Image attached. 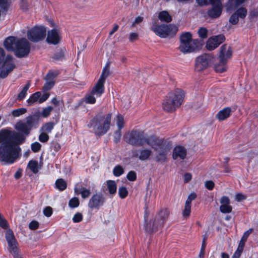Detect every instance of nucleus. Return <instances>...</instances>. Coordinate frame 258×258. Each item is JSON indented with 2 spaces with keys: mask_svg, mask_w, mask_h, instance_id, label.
I'll return each mask as SVG.
<instances>
[{
  "mask_svg": "<svg viewBox=\"0 0 258 258\" xmlns=\"http://www.w3.org/2000/svg\"><path fill=\"white\" fill-rule=\"evenodd\" d=\"M55 76V75L52 72L48 73L46 77V82L43 87V91H47L53 87L54 84L53 78Z\"/></svg>",
  "mask_w": 258,
  "mask_h": 258,
  "instance_id": "obj_23",
  "label": "nucleus"
},
{
  "mask_svg": "<svg viewBox=\"0 0 258 258\" xmlns=\"http://www.w3.org/2000/svg\"><path fill=\"white\" fill-rule=\"evenodd\" d=\"M169 214V213L167 209H162L159 212L158 215L156 217H158L159 220H162V221H163V223H164L165 219L168 218Z\"/></svg>",
  "mask_w": 258,
  "mask_h": 258,
  "instance_id": "obj_34",
  "label": "nucleus"
},
{
  "mask_svg": "<svg viewBox=\"0 0 258 258\" xmlns=\"http://www.w3.org/2000/svg\"><path fill=\"white\" fill-rule=\"evenodd\" d=\"M225 40L223 35H219L213 36L208 40L206 42V47L209 50H212L217 48Z\"/></svg>",
  "mask_w": 258,
  "mask_h": 258,
  "instance_id": "obj_14",
  "label": "nucleus"
},
{
  "mask_svg": "<svg viewBox=\"0 0 258 258\" xmlns=\"http://www.w3.org/2000/svg\"><path fill=\"white\" fill-rule=\"evenodd\" d=\"M83 218V214L80 212H77L74 215L72 220L74 223H79L82 221Z\"/></svg>",
  "mask_w": 258,
  "mask_h": 258,
  "instance_id": "obj_46",
  "label": "nucleus"
},
{
  "mask_svg": "<svg viewBox=\"0 0 258 258\" xmlns=\"http://www.w3.org/2000/svg\"><path fill=\"white\" fill-rule=\"evenodd\" d=\"M30 49V45L29 42L25 38H22L17 40L14 52L17 56L22 57L29 54Z\"/></svg>",
  "mask_w": 258,
  "mask_h": 258,
  "instance_id": "obj_8",
  "label": "nucleus"
},
{
  "mask_svg": "<svg viewBox=\"0 0 258 258\" xmlns=\"http://www.w3.org/2000/svg\"><path fill=\"white\" fill-rule=\"evenodd\" d=\"M232 52L231 48L227 45H223L220 48L219 59L223 63H227V61L232 56Z\"/></svg>",
  "mask_w": 258,
  "mask_h": 258,
  "instance_id": "obj_17",
  "label": "nucleus"
},
{
  "mask_svg": "<svg viewBox=\"0 0 258 258\" xmlns=\"http://www.w3.org/2000/svg\"><path fill=\"white\" fill-rule=\"evenodd\" d=\"M49 139V136H48L47 134L42 132V133L40 134L39 137V140L41 142L45 143Z\"/></svg>",
  "mask_w": 258,
  "mask_h": 258,
  "instance_id": "obj_51",
  "label": "nucleus"
},
{
  "mask_svg": "<svg viewBox=\"0 0 258 258\" xmlns=\"http://www.w3.org/2000/svg\"><path fill=\"white\" fill-rule=\"evenodd\" d=\"M17 39L14 37H9L7 38L4 42V46L8 51H14L16 48V44L17 43Z\"/></svg>",
  "mask_w": 258,
  "mask_h": 258,
  "instance_id": "obj_24",
  "label": "nucleus"
},
{
  "mask_svg": "<svg viewBox=\"0 0 258 258\" xmlns=\"http://www.w3.org/2000/svg\"><path fill=\"white\" fill-rule=\"evenodd\" d=\"M30 86V84L29 82H28L27 84H26L23 88L22 89V91L20 92V93L19 94L18 96V99L19 100H22L23 99L25 96H26L27 92Z\"/></svg>",
  "mask_w": 258,
  "mask_h": 258,
  "instance_id": "obj_33",
  "label": "nucleus"
},
{
  "mask_svg": "<svg viewBox=\"0 0 258 258\" xmlns=\"http://www.w3.org/2000/svg\"><path fill=\"white\" fill-rule=\"evenodd\" d=\"M184 91L179 88L170 92L163 103V108L167 112H172L178 108L183 102Z\"/></svg>",
  "mask_w": 258,
  "mask_h": 258,
  "instance_id": "obj_2",
  "label": "nucleus"
},
{
  "mask_svg": "<svg viewBox=\"0 0 258 258\" xmlns=\"http://www.w3.org/2000/svg\"><path fill=\"white\" fill-rule=\"evenodd\" d=\"M40 96V92H36L35 93L33 94L27 101L28 105L29 106H31L37 102L39 103V100Z\"/></svg>",
  "mask_w": 258,
  "mask_h": 258,
  "instance_id": "obj_26",
  "label": "nucleus"
},
{
  "mask_svg": "<svg viewBox=\"0 0 258 258\" xmlns=\"http://www.w3.org/2000/svg\"><path fill=\"white\" fill-rule=\"evenodd\" d=\"M252 231H253L252 228L249 229L248 230H247L246 232H245L244 233V234L241 239H242L243 240H245L246 241L247 240V238L249 236V234L250 233H251L252 232Z\"/></svg>",
  "mask_w": 258,
  "mask_h": 258,
  "instance_id": "obj_61",
  "label": "nucleus"
},
{
  "mask_svg": "<svg viewBox=\"0 0 258 258\" xmlns=\"http://www.w3.org/2000/svg\"><path fill=\"white\" fill-rule=\"evenodd\" d=\"M6 238L7 240L15 238L12 230H8L7 231L6 233Z\"/></svg>",
  "mask_w": 258,
  "mask_h": 258,
  "instance_id": "obj_60",
  "label": "nucleus"
},
{
  "mask_svg": "<svg viewBox=\"0 0 258 258\" xmlns=\"http://www.w3.org/2000/svg\"><path fill=\"white\" fill-rule=\"evenodd\" d=\"M205 186L209 190H212L214 187L215 184L212 180H208L205 182Z\"/></svg>",
  "mask_w": 258,
  "mask_h": 258,
  "instance_id": "obj_59",
  "label": "nucleus"
},
{
  "mask_svg": "<svg viewBox=\"0 0 258 258\" xmlns=\"http://www.w3.org/2000/svg\"><path fill=\"white\" fill-rule=\"evenodd\" d=\"M206 248V238H204L203 240V243L201 246L200 252L199 254L200 258H204L205 255V250Z\"/></svg>",
  "mask_w": 258,
  "mask_h": 258,
  "instance_id": "obj_53",
  "label": "nucleus"
},
{
  "mask_svg": "<svg viewBox=\"0 0 258 258\" xmlns=\"http://www.w3.org/2000/svg\"><path fill=\"white\" fill-rule=\"evenodd\" d=\"M107 189L111 195H114L116 193L117 185L115 182L113 180H108L107 181Z\"/></svg>",
  "mask_w": 258,
  "mask_h": 258,
  "instance_id": "obj_28",
  "label": "nucleus"
},
{
  "mask_svg": "<svg viewBox=\"0 0 258 258\" xmlns=\"http://www.w3.org/2000/svg\"><path fill=\"white\" fill-rule=\"evenodd\" d=\"M231 110L229 107H226L220 110L216 115L219 120H223L228 118L230 114Z\"/></svg>",
  "mask_w": 258,
  "mask_h": 258,
  "instance_id": "obj_25",
  "label": "nucleus"
},
{
  "mask_svg": "<svg viewBox=\"0 0 258 258\" xmlns=\"http://www.w3.org/2000/svg\"><path fill=\"white\" fill-rule=\"evenodd\" d=\"M197 198V195L195 192L191 193L188 197L185 203L191 204V202Z\"/></svg>",
  "mask_w": 258,
  "mask_h": 258,
  "instance_id": "obj_58",
  "label": "nucleus"
},
{
  "mask_svg": "<svg viewBox=\"0 0 258 258\" xmlns=\"http://www.w3.org/2000/svg\"><path fill=\"white\" fill-rule=\"evenodd\" d=\"M186 155V151L183 147L177 146L174 149L172 156L174 160L178 159V158L183 159Z\"/></svg>",
  "mask_w": 258,
  "mask_h": 258,
  "instance_id": "obj_22",
  "label": "nucleus"
},
{
  "mask_svg": "<svg viewBox=\"0 0 258 258\" xmlns=\"http://www.w3.org/2000/svg\"><path fill=\"white\" fill-rule=\"evenodd\" d=\"M33 119L32 117H28L26 121H19L15 125L17 130L24 134H28L33 125Z\"/></svg>",
  "mask_w": 258,
  "mask_h": 258,
  "instance_id": "obj_15",
  "label": "nucleus"
},
{
  "mask_svg": "<svg viewBox=\"0 0 258 258\" xmlns=\"http://www.w3.org/2000/svg\"><path fill=\"white\" fill-rule=\"evenodd\" d=\"M111 114L109 113L102 117L98 123L93 126L95 134L101 136L105 134L109 129L111 123Z\"/></svg>",
  "mask_w": 258,
  "mask_h": 258,
  "instance_id": "obj_7",
  "label": "nucleus"
},
{
  "mask_svg": "<svg viewBox=\"0 0 258 258\" xmlns=\"http://www.w3.org/2000/svg\"><path fill=\"white\" fill-rule=\"evenodd\" d=\"M41 144L37 142L32 143L31 145V150L35 153L38 152L41 149Z\"/></svg>",
  "mask_w": 258,
  "mask_h": 258,
  "instance_id": "obj_49",
  "label": "nucleus"
},
{
  "mask_svg": "<svg viewBox=\"0 0 258 258\" xmlns=\"http://www.w3.org/2000/svg\"><path fill=\"white\" fill-rule=\"evenodd\" d=\"M14 68L15 64L12 56L7 55L0 70V77L6 78Z\"/></svg>",
  "mask_w": 258,
  "mask_h": 258,
  "instance_id": "obj_11",
  "label": "nucleus"
},
{
  "mask_svg": "<svg viewBox=\"0 0 258 258\" xmlns=\"http://www.w3.org/2000/svg\"><path fill=\"white\" fill-rule=\"evenodd\" d=\"M43 213L46 217H50L52 214V209L50 207H46L43 209Z\"/></svg>",
  "mask_w": 258,
  "mask_h": 258,
  "instance_id": "obj_55",
  "label": "nucleus"
},
{
  "mask_svg": "<svg viewBox=\"0 0 258 258\" xmlns=\"http://www.w3.org/2000/svg\"><path fill=\"white\" fill-rule=\"evenodd\" d=\"M220 211L223 213H229L232 211V208L229 205L230 200L226 196H223L220 200Z\"/></svg>",
  "mask_w": 258,
  "mask_h": 258,
  "instance_id": "obj_19",
  "label": "nucleus"
},
{
  "mask_svg": "<svg viewBox=\"0 0 258 258\" xmlns=\"http://www.w3.org/2000/svg\"><path fill=\"white\" fill-rule=\"evenodd\" d=\"M219 0H197V3L201 6L213 5Z\"/></svg>",
  "mask_w": 258,
  "mask_h": 258,
  "instance_id": "obj_47",
  "label": "nucleus"
},
{
  "mask_svg": "<svg viewBox=\"0 0 258 258\" xmlns=\"http://www.w3.org/2000/svg\"><path fill=\"white\" fill-rule=\"evenodd\" d=\"M226 63H223V62L219 60V62L216 63L215 64V71L220 73L225 72L226 70L225 66Z\"/></svg>",
  "mask_w": 258,
  "mask_h": 258,
  "instance_id": "obj_32",
  "label": "nucleus"
},
{
  "mask_svg": "<svg viewBox=\"0 0 258 258\" xmlns=\"http://www.w3.org/2000/svg\"><path fill=\"white\" fill-rule=\"evenodd\" d=\"M52 110V107H51V106H47L44 108L41 112L42 116L45 117H47L50 114Z\"/></svg>",
  "mask_w": 258,
  "mask_h": 258,
  "instance_id": "obj_52",
  "label": "nucleus"
},
{
  "mask_svg": "<svg viewBox=\"0 0 258 258\" xmlns=\"http://www.w3.org/2000/svg\"><path fill=\"white\" fill-rule=\"evenodd\" d=\"M239 21V18L238 16L235 14V13L232 15V16L229 18V23L232 25L236 24Z\"/></svg>",
  "mask_w": 258,
  "mask_h": 258,
  "instance_id": "obj_54",
  "label": "nucleus"
},
{
  "mask_svg": "<svg viewBox=\"0 0 258 258\" xmlns=\"http://www.w3.org/2000/svg\"><path fill=\"white\" fill-rule=\"evenodd\" d=\"M211 60V56L207 54H203L197 57L195 62V69L197 71H201L206 69Z\"/></svg>",
  "mask_w": 258,
  "mask_h": 258,
  "instance_id": "obj_13",
  "label": "nucleus"
},
{
  "mask_svg": "<svg viewBox=\"0 0 258 258\" xmlns=\"http://www.w3.org/2000/svg\"><path fill=\"white\" fill-rule=\"evenodd\" d=\"M113 173L115 176L118 177L123 174V169L121 166L117 165L114 168Z\"/></svg>",
  "mask_w": 258,
  "mask_h": 258,
  "instance_id": "obj_41",
  "label": "nucleus"
},
{
  "mask_svg": "<svg viewBox=\"0 0 258 258\" xmlns=\"http://www.w3.org/2000/svg\"><path fill=\"white\" fill-rule=\"evenodd\" d=\"M39 223L35 220L31 221L29 225V227L31 230H35L39 227Z\"/></svg>",
  "mask_w": 258,
  "mask_h": 258,
  "instance_id": "obj_56",
  "label": "nucleus"
},
{
  "mask_svg": "<svg viewBox=\"0 0 258 258\" xmlns=\"http://www.w3.org/2000/svg\"><path fill=\"white\" fill-rule=\"evenodd\" d=\"M124 123V119L122 116L120 114L118 115L117 116L116 124L119 130H120L123 127Z\"/></svg>",
  "mask_w": 258,
  "mask_h": 258,
  "instance_id": "obj_44",
  "label": "nucleus"
},
{
  "mask_svg": "<svg viewBox=\"0 0 258 258\" xmlns=\"http://www.w3.org/2000/svg\"><path fill=\"white\" fill-rule=\"evenodd\" d=\"M55 187L60 191H62L64 189V181L63 179H58L55 182Z\"/></svg>",
  "mask_w": 258,
  "mask_h": 258,
  "instance_id": "obj_39",
  "label": "nucleus"
},
{
  "mask_svg": "<svg viewBox=\"0 0 258 258\" xmlns=\"http://www.w3.org/2000/svg\"><path fill=\"white\" fill-rule=\"evenodd\" d=\"M49 96V94L47 93L43 94L42 95H41V96L39 98V103H41L44 102L48 98Z\"/></svg>",
  "mask_w": 258,
  "mask_h": 258,
  "instance_id": "obj_63",
  "label": "nucleus"
},
{
  "mask_svg": "<svg viewBox=\"0 0 258 258\" xmlns=\"http://www.w3.org/2000/svg\"><path fill=\"white\" fill-rule=\"evenodd\" d=\"M139 38V34L138 32H132L129 33L128 38L130 42L137 41Z\"/></svg>",
  "mask_w": 258,
  "mask_h": 258,
  "instance_id": "obj_38",
  "label": "nucleus"
},
{
  "mask_svg": "<svg viewBox=\"0 0 258 258\" xmlns=\"http://www.w3.org/2000/svg\"><path fill=\"white\" fill-rule=\"evenodd\" d=\"M105 202V198L101 193H96L93 195L90 199L88 206L91 210H98L103 206Z\"/></svg>",
  "mask_w": 258,
  "mask_h": 258,
  "instance_id": "obj_10",
  "label": "nucleus"
},
{
  "mask_svg": "<svg viewBox=\"0 0 258 258\" xmlns=\"http://www.w3.org/2000/svg\"><path fill=\"white\" fill-rule=\"evenodd\" d=\"M163 221L159 220L158 217H155L151 220L149 223L146 224L145 230L149 233L154 232L156 231L159 228L163 226Z\"/></svg>",
  "mask_w": 258,
  "mask_h": 258,
  "instance_id": "obj_16",
  "label": "nucleus"
},
{
  "mask_svg": "<svg viewBox=\"0 0 258 258\" xmlns=\"http://www.w3.org/2000/svg\"><path fill=\"white\" fill-rule=\"evenodd\" d=\"M158 18L162 22L169 23L171 21L172 17L168 12L163 11L161 12L158 15Z\"/></svg>",
  "mask_w": 258,
  "mask_h": 258,
  "instance_id": "obj_27",
  "label": "nucleus"
},
{
  "mask_svg": "<svg viewBox=\"0 0 258 258\" xmlns=\"http://www.w3.org/2000/svg\"><path fill=\"white\" fill-rule=\"evenodd\" d=\"M191 212V204L185 203L184 208L182 212L183 217H188Z\"/></svg>",
  "mask_w": 258,
  "mask_h": 258,
  "instance_id": "obj_43",
  "label": "nucleus"
},
{
  "mask_svg": "<svg viewBox=\"0 0 258 258\" xmlns=\"http://www.w3.org/2000/svg\"><path fill=\"white\" fill-rule=\"evenodd\" d=\"M151 30L161 38H166L168 36H173L178 31L177 27L173 24L169 25H153Z\"/></svg>",
  "mask_w": 258,
  "mask_h": 258,
  "instance_id": "obj_5",
  "label": "nucleus"
},
{
  "mask_svg": "<svg viewBox=\"0 0 258 258\" xmlns=\"http://www.w3.org/2000/svg\"><path fill=\"white\" fill-rule=\"evenodd\" d=\"M121 132L120 130H118L115 133L114 137V140L115 143H117L119 141L121 138Z\"/></svg>",
  "mask_w": 258,
  "mask_h": 258,
  "instance_id": "obj_62",
  "label": "nucleus"
},
{
  "mask_svg": "<svg viewBox=\"0 0 258 258\" xmlns=\"http://www.w3.org/2000/svg\"><path fill=\"white\" fill-rule=\"evenodd\" d=\"M109 66L110 63L109 62L106 63L105 64V66L104 67L102 74L101 75V76L97 81L96 85H98V86L102 87V88H104V84L105 82V80L106 79V78L109 75L110 71H109Z\"/></svg>",
  "mask_w": 258,
  "mask_h": 258,
  "instance_id": "obj_21",
  "label": "nucleus"
},
{
  "mask_svg": "<svg viewBox=\"0 0 258 258\" xmlns=\"http://www.w3.org/2000/svg\"><path fill=\"white\" fill-rule=\"evenodd\" d=\"M54 124L52 122H48L45 124L41 127V131L47 134L51 132L53 128Z\"/></svg>",
  "mask_w": 258,
  "mask_h": 258,
  "instance_id": "obj_36",
  "label": "nucleus"
},
{
  "mask_svg": "<svg viewBox=\"0 0 258 258\" xmlns=\"http://www.w3.org/2000/svg\"><path fill=\"white\" fill-rule=\"evenodd\" d=\"M153 138L152 137L146 138L142 133L138 131H133L126 135L125 137L126 142L135 146H143L145 144H147V140Z\"/></svg>",
  "mask_w": 258,
  "mask_h": 258,
  "instance_id": "obj_6",
  "label": "nucleus"
},
{
  "mask_svg": "<svg viewBox=\"0 0 258 258\" xmlns=\"http://www.w3.org/2000/svg\"><path fill=\"white\" fill-rule=\"evenodd\" d=\"M80 202L78 198L74 197L71 199L69 202V206L71 208H75L79 206Z\"/></svg>",
  "mask_w": 258,
  "mask_h": 258,
  "instance_id": "obj_37",
  "label": "nucleus"
},
{
  "mask_svg": "<svg viewBox=\"0 0 258 258\" xmlns=\"http://www.w3.org/2000/svg\"><path fill=\"white\" fill-rule=\"evenodd\" d=\"M152 154V151L150 150H142L140 152L139 158L142 161L148 160Z\"/></svg>",
  "mask_w": 258,
  "mask_h": 258,
  "instance_id": "obj_30",
  "label": "nucleus"
},
{
  "mask_svg": "<svg viewBox=\"0 0 258 258\" xmlns=\"http://www.w3.org/2000/svg\"><path fill=\"white\" fill-rule=\"evenodd\" d=\"M147 144L151 146L156 151L155 159L158 162H164L166 161L170 149L163 145L161 142L154 138L147 140Z\"/></svg>",
  "mask_w": 258,
  "mask_h": 258,
  "instance_id": "obj_4",
  "label": "nucleus"
},
{
  "mask_svg": "<svg viewBox=\"0 0 258 258\" xmlns=\"http://www.w3.org/2000/svg\"><path fill=\"white\" fill-rule=\"evenodd\" d=\"M80 194L83 199L88 198L91 194L90 190L85 188H82L80 189Z\"/></svg>",
  "mask_w": 258,
  "mask_h": 258,
  "instance_id": "obj_48",
  "label": "nucleus"
},
{
  "mask_svg": "<svg viewBox=\"0 0 258 258\" xmlns=\"http://www.w3.org/2000/svg\"><path fill=\"white\" fill-rule=\"evenodd\" d=\"M26 112V109L24 108H19L12 111V114L15 117H18Z\"/></svg>",
  "mask_w": 258,
  "mask_h": 258,
  "instance_id": "obj_42",
  "label": "nucleus"
},
{
  "mask_svg": "<svg viewBox=\"0 0 258 258\" xmlns=\"http://www.w3.org/2000/svg\"><path fill=\"white\" fill-rule=\"evenodd\" d=\"M104 89L97 85L93 88L92 91L87 94L85 98V101L87 103L94 104L96 102V97H100L103 93Z\"/></svg>",
  "mask_w": 258,
  "mask_h": 258,
  "instance_id": "obj_12",
  "label": "nucleus"
},
{
  "mask_svg": "<svg viewBox=\"0 0 258 258\" xmlns=\"http://www.w3.org/2000/svg\"><path fill=\"white\" fill-rule=\"evenodd\" d=\"M127 178L130 181H134L136 179V174L133 171H130L127 175Z\"/></svg>",
  "mask_w": 258,
  "mask_h": 258,
  "instance_id": "obj_57",
  "label": "nucleus"
},
{
  "mask_svg": "<svg viewBox=\"0 0 258 258\" xmlns=\"http://www.w3.org/2000/svg\"><path fill=\"white\" fill-rule=\"evenodd\" d=\"M25 138L17 133L9 130L0 132V160L12 164L19 155L21 149L19 146Z\"/></svg>",
  "mask_w": 258,
  "mask_h": 258,
  "instance_id": "obj_1",
  "label": "nucleus"
},
{
  "mask_svg": "<svg viewBox=\"0 0 258 258\" xmlns=\"http://www.w3.org/2000/svg\"><path fill=\"white\" fill-rule=\"evenodd\" d=\"M46 31V29L43 26H35L28 31L27 37L31 41L38 42L44 38Z\"/></svg>",
  "mask_w": 258,
  "mask_h": 258,
  "instance_id": "obj_9",
  "label": "nucleus"
},
{
  "mask_svg": "<svg viewBox=\"0 0 258 258\" xmlns=\"http://www.w3.org/2000/svg\"><path fill=\"white\" fill-rule=\"evenodd\" d=\"M60 39L59 33L56 29H53L48 32L46 40L48 43L56 44L59 41Z\"/></svg>",
  "mask_w": 258,
  "mask_h": 258,
  "instance_id": "obj_20",
  "label": "nucleus"
},
{
  "mask_svg": "<svg viewBox=\"0 0 258 258\" xmlns=\"http://www.w3.org/2000/svg\"><path fill=\"white\" fill-rule=\"evenodd\" d=\"M10 250L11 252L15 253L17 252V243L15 238L7 240Z\"/></svg>",
  "mask_w": 258,
  "mask_h": 258,
  "instance_id": "obj_31",
  "label": "nucleus"
},
{
  "mask_svg": "<svg viewBox=\"0 0 258 258\" xmlns=\"http://www.w3.org/2000/svg\"><path fill=\"white\" fill-rule=\"evenodd\" d=\"M28 167L34 173H37L40 169V167L39 166L37 161L33 160H31L29 162L28 164Z\"/></svg>",
  "mask_w": 258,
  "mask_h": 258,
  "instance_id": "obj_29",
  "label": "nucleus"
},
{
  "mask_svg": "<svg viewBox=\"0 0 258 258\" xmlns=\"http://www.w3.org/2000/svg\"><path fill=\"white\" fill-rule=\"evenodd\" d=\"M247 10L245 8H240L238 9L235 14L240 19H244L247 15Z\"/></svg>",
  "mask_w": 258,
  "mask_h": 258,
  "instance_id": "obj_35",
  "label": "nucleus"
},
{
  "mask_svg": "<svg viewBox=\"0 0 258 258\" xmlns=\"http://www.w3.org/2000/svg\"><path fill=\"white\" fill-rule=\"evenodd\" d=\"M118 194L121 199H124L127 196L128 191L125 187L121 186L118 189Z\"/></svg>",
  "mask_w": 258,
  "mask_h": 258,
  "instance_id": "obj_45",
  "label": "nucleus"
},
{
  "mask_svg": "<svg viewBox=\"0 0 258 258\" xmlns=\"http://www.w3.org/2000/svg\"><path fill=\"white\" fill-rule=\"evenodd\" d=\"M235 199L237 202H240L246 199V197L242 194L238 193L235 195Z\"/></svg>",
  "mask_w": 258,
  "mask_h": 258,
  "instance_id": "obj_64",
  "label": "nucleus"
},
{
  "mask_svg": "<svg viewBox=\"0 0 258 258\" xmlns=\"http://www.w3.org/2000/svg\"><path fill=\"white\" fill-rule=\"evenodd\" d=\"M200 43L197 39H193L189 32L182 34L180 37V45L178 49L183 53H190L197 49Z\"/></svg>",
  "mask_w": 258,
  "mask_h": 258,
  "instance_id": "obj_3",
  "label": "nucleus"
},
{
  "mask_svg": "<svg viewBox=\"0 0 258 258\" xmlns=\"http://www.w3.org/2000/svg\"><path fill=\"white\" fill-rule=\"evenodd\" d=\"M198 33L200 38L205 39L208 36V30L204 27H201L199 28L198 31Z\"/></svg>",
  "mask_w": 258,
  "mask_h": 258,
  "instance_id": "obj_40",
  "label": "nucleus"
},
{
  "mask_svg": "<svg viewBox=\"0 0 258 258\" xmlns=\"http://www.w3.org/2000/svg\"><path fill=\"white\" fill-rule=\"evenodd\" d=\"M212 5V8L208 11V16L212 18L219 17L221 15L222 11V6L220 0Z\"/></svg>",
  "mask_w": 258,
  "mask_h": 258,
  "instance_id": "obj_18",
  "label": "nucleus"
},
{
  "mask_svg": "<svg viewBox=\"0 0 258 258\" xmlns=\"http://www.w3.org/2000/svg\"><path fill=\"white\" fill-rule=\"evenodd\" d=\"M0 226L4 229H7L9 227L7 221L4 218L3 215L0 214Z\"/></svg>",
  "mask_w": 258,
  "mask_h": 258,
  "instance_id": "obj_50",
  "label": "nucleus"
}]
</instances>
